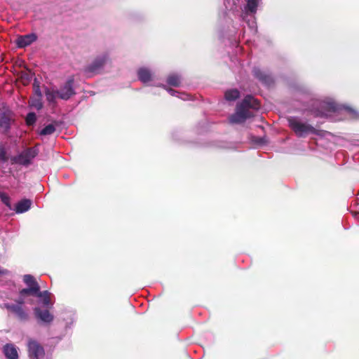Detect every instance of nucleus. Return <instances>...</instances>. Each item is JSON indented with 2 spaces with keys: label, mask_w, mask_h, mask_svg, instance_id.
Segmentation results:
<instances>
[{
  "label": "nucleus",
  "mask_w": 359,
  "mask_h": 359,
  "mask_svg": "<svg viewBox=\"0 0 359 359\" xmlns=\"http://www.w3.org/2000/svg\"><path fill=\"white\" fill-rule=\"evenodd\" d=\"M259 107L260 103L257 99L252 95H247L237 106L236 112L230 116L229 121L231 123H243L247 118L252 116L250 109L257 110Z\"/></svg>",
  "instance_id": "obj_1"
},
{
  "label": "nucleus",
  "mask_w": 359,
  "mask_h": 359,
  "mask_svg": "<svg viewBox=\"0 0 359 359\" xmlns=\"http://www.w3.org/2000/svg\"><path fill=\"white\" fill-rule=\"evenodd\" d=\"M344 108L348 112H352L353 110L348 107H342L334 102H320L318 107H314L311 109V113L315 117H327L328 113L338 112Z\"/></svg>",
  "instance_id": "obj_2"
},
{
  "label": "nucleus",
  "mask_w": 359,
  "mask_h": 359,
  "mask_svg": "<svg viewBox=\"0 0 359 359\" xmlns=\"http://www.w3.org/2000/svg\"><path fill=\"white\" fill-rule=\"evenodd\" d=\"M290 128L299 137L307 134H317V130L311 125L301 122L297 117L290 116L287 118Z\"/></svg>",
  "instance_id": "obj_3"
},
{
  "label": "nucleus",
  "mask_w": 359,
  "mask_h": 359,
  "mask_svg": "<svg viewBox=\"0 0 359 359\" xmlns=\"http://www.w3.org/2000/svg\"><path fill=\"white\" fill-rule=\"evenodd\" d=\"M27 351L30 359H41L45 356L43 346L33 339H29L27 341Z\"/></svg>",
  "instance_id": "obj_4"
},
{
  "label": "nucleus",
  "mask_w": 359,
  "mask_h": 359,
  "mask_svg": "<svg viewBox=\"0 0 359 359\" xmlns=\"http://www.w3.org/2000/svg\"><path fill=\"white\" fill-rule=\"evenodd\" d=\"M74 78H69L64 85L60 87V90H56L57 97L62 100H67L74 95L76 92L74 89Z\"/></svg>",
  "instance_id": "obj_5"
},
{
  "label": "nucleus",
  "mask_w": 359,
  "mask_h": 359,
  "mask_svg": "<svg viewBox=\"0 0 359 359\" xmlns=\"http://www.w3.org/2000/svg\"><path fill=\"white\" fill-rule=\"evenodd\" d=\"M1 308L7 309L9 312L14 314L21 321H27L29 319V315L23 306L15 305L14 304L4 303L1 304Z\"/></svg>",
  "instance_id": "obj_6"
},
{
  "label": "nucleus",
  "mask_w": 359,
  "mask_h": 359,
  "mask_svg": "<svg viewBox=\"0 0 359 359\" xmlns=\"http://www.w3.org/2000/svg\"><path fill=\"white\" fill-rule=\"evenodd\" d=\"M37 155V151L33 148H29L18 156L14 158V161L20 165H27L31 163L33 159Z\"/></svg>",
  "instance_id": "obj_7"
},
{
  "label": "nucleus",
  "mask_w": 359,
  "mask_h": 359,
  "mask_svg": "<svg viewBox=\"0 0 359 359\" xmlns=\"http://www.w3.org/2000/svg\"><path fill=\"white\" fill-rule=\"evenodd\" d=\"M34 313L36 318L45 323L49 324L54 319L53 315L50 313L48 309L43 310L39 307H35L34 309Z\"/></svg>",
  "instance_id": "obj_8"
},
{
  "label": "nucleus",
  "mask_w": 359,
  "mask_h": 359,
  "mask_svg": "<svg viewBox=\"0 0 359 359\" xmlns=\"http://www.w3.org/2000/svg\"><path fill=\"white\" fill-rule=\"evenodd\" d=\"M107 60V57L105 55L97 57L93 62L86 68V71L90 73L97 72L105 65Z\"/></svg>",
  "instance_id": "obj_9"
},
{
  "label": "nucleus",
  "mask_w": 359,
  "mask_h": 359,
  "mask_svg": "<svg viewBox=\"0 0 359 359\" xmlns=\"http://www.w3.org/2000/svg\"><path fill=\"white\" fill-rule=\"evenodd\" d=\"M36 39L37 36L35 34L32 33L26 35L19 36L17 38L15 43L18 48H22L29 46L33 42L36 41Z\"/></svg>",
  "instance_id": "obj_10"
},
{
  "label": "nucleus",
  "mask_w": 359,
  "mask_h": 359,
  "mask_svg": "<svg viewBox=\"0 0 359 359\" xmlns=\"http://www.w3.org/2000/svg\"><path fill=\"white\" fill-rule=\"evenodd\" d=\"M12 121L11 113L4 112L0 114V128H2L4 134H7L10 130Z\"/></svg>",
  "instance_id": "obj_11"
},
{
  "label": "nucleus",
  "mask_w": 359,
  "mask_h": 359,
  "mask_svg": "<svg viewBox=\"0 0 359 359\" xmlns=\"http://www.w3.org/2000/svg\"><path fill=\"white\" fill-rule=\"evenodd\" d=\"M252 72L254 76L263 83L270 85L273 83V79L271 76L266 74L265 72H262L259 68H254Z\"/></svg>",
  "instance_id": "obj_12"
},
{
  "label": "nucleus",
  "mask_w": 359,
  "mask_h": 359,
  "mask_svg": "<svg viewBox=\"0 0 359 359\" xmlns=\"http://www.w3.org/2000/svg\"><path fill=\"white\" fill-rule=\"evenodd\" d=\"M3 352L7 359H18L17 348L13 344H6L4 345Z\"/></svg>",
  "instance_id": "obj_13"
},
{
  "label": "nucleus",
  "mask_w": 359,
  "mask_h": 359,
  "mask_svg": "<svg viewBox=\"0 0 359 359\" xmlns=\"http://www.w3.org/2000/svg\"><path fill=\"white\" fill-rule=\"evenodd\" d=\"M51 294L48 290L39 291L37 297L41 299V302L43 307L46 309L52 308L53 304L50 301Z\"/></svg>",
  "instance_id": "obj_14"
},
{
  "label": "nucleus",
  "mask_w": 359,
  "mask_h": 359,
  "mask_svg": "<svg viewBox=\"0 0 359 359\" xmlns=\"http://www.w3.org/2000/svg\"><path fill=\"white\" fill-rule=\"evenodd\" d=\"M31 205V200L27 198L22 199L16 204L15 210L17 213L25 212L29 210Z\"/></svg>",
  "instance_id": "obj_15"
},
{
  "label": "nucleus",
  "mask_w": 359,
  "mask_h": 359,
  "mask_svg": "<svg viewBox=\"0 0 359 359\" xmlns=\"http://www.w3.org/2000/svg\"><path fill=\"white\" fill-rule=\"evenodd\" d=\"M140 81L143 83H148L152 80L151 72L147 68H140L137 72Z\"/></svg>",
  "instance_id": "obj_16"
},
{
  "label": "nucleus",
  "mask_w": 359,
  "mask_h": 359,
  "mask_svg": "<svg viewBox=\"0 0 359 359\" xmlns=\"http://www.w3.org/2000/svg\"><path fill=\"white\" fill-rule=\"evenodd\" d=\"M23 281L28 287H36L37 292L40 291V286L33 276L29 274L25 275L23 276Z\"/></svg>",
  "instance_id": "obj_17"
},
{
  "label": "nucleus",
  "mask_w": 359,
  "mask_h": 359,
  "mask_svg": "<svg viewBox=\"0 0 359 359\" xmlns=\"http://www.w3.org/2000/svg\"><path fill=\"white\" fill-rule=\"evenodd\" d=\"M224 97L228 101H234L240 97V92L237 89L229 90L225 92Z\"/></svg>",
  "instance_id": "obj_18"
},
{
  "label": "nucleus",
  "mask_w": 359,
  "mask_h": 359,
  "mask_svg": "<svg viewBox=\"0 0 359 359\" xmlns=\"http://www.w3.org/2000/svg\"><path fill=\"white\" fill-rule=\"evenodd\" d=\"M167 83L170 86L178 87L180 85V78L175 74L170 75L167 79Z\"/></svg>",
  "instance_id": "obj_19"
},
{
  "label": "nucleus",
  "mask_w": 359,
  "mask_h": 359,
  "mask_svg": "<svg viewBox=\"0 0 359 359\" xmlns=\"http://www.w3.org/2000/svg\"><path fill=\"white\" fill-rule=\"evenodd\" d=\"M39 292L36 291V287H27L24 288L20 291V294L21 297H25L27 295H32L36 297Z\"/></svg>",
  "instance_id": "obj_20"
},
{
  "label": "nucleus",
  "mask_w": 359,
  "mask_h": 359,
  "mask_svg": "<svg viewBox=\"0 0 359 359\" xmlns=\"http://www.w3.org/2000/svg\"><path fill=\"white\" fill-rule=\"evenodd\" d=\"M257 0H248L246 4V10L252 13L257 11Z\"/></svg>",
  "instance_id": "obj_21"
},
{
  "label": "nucleus",
  "mask_w": 359,
  "mask_h": 359,
  "mask_svg": "<svg viewBox=\"0 0 359 359\" xmlns=\"http://www.w3.org/2000/svg\"><path fill=\"white\" fill-rule=\"evenodd\" d=\"M55 131V125L51 123L44 127L40 132L41 135H52Z\"/></svg>",
  "instance_id": "obj_22"
},
{
  "label": "nucleus",
  "mask_w": 359,
  "mask_h": 359,
  "mask_svg": "<svg viewBox=\"0 0 359 359\" xmlns=\"http://www.w3.org/2000/svg\"><path fill=\"white\" fill-rule=\"evenodd\" d=\"M46 100L49 102H55L56 97H57L56 90H50L49 89H47L45 91Z\"/></svg>",
  "instance_id": "obj_23"
},
{
  "label": "nucleus",
  "mask_w": 359,
  "mask_h": 359,
  "mask_svg": "<svg viewBox=\"0 0 359 359\" xmlns=\"http://www.w3.org/2000/svg\"><path fill=\"white\" fill-rule=\"evenodd\" d=\"M36 120V116L35 113L29 112L27 114L26 116V123L27 126H32Z\"/></svg>",
  "instance_id": "obj_24"
},
{
  "label": "nucleus",
  "mask_w": 359,
  "mask_h": 359,
  "mask_svg": "<svg viewBox=\"0 0 359 359\" xmlns=\"http://www.w3.org/2000/svg\"><path fill=\"white\" fill-rule=\"evenodd\" d=\"M0 198L4 204H5L7 207L11 208V199L10 197L5 193H0Z\"/></svg>",
  "instance_id": "obj_25"
},
{
  "label": "nucleus",
  "mask_w": 359,
  "mask_h": 359,
  "mask_svg": "<svg viewBox=\"0 0 359 359\" xmlns=\"http://www.w3.org/2000/svg\"><path fill=\"white\" fill-rule=\"evenodd\" d=\"M8 160L6 149L4 147H0V161L6 162Z\"/></svg>",
  "instance_id": "obj_26"
},
{
  "label": "nucleus",
  "mask_w": 359,
  "mask_h": 359,
  "mask_svg": "<svg viewBox=\"0 0 359 359\" xmlns=\"http://www.w3.org/2000/svg\"><path fill=\"white\" fill-rule=\"evenodd\" d=\"M40 99L41 98L39 97V99L33 100L32 102V105L37 109H41L43 107V104H42Z\"/></svg>",
  "instance_id": "obj_27"
},
{
  "label": "nucleus",
  "mask_w": 359,
  "mask_h": 359,
  "mask_svg": "<svg viewBox=\"0 0 359 359\" xmlns=\"http://www.w3.org/2000/svg\"><path fill=\"white\" fill-rule=\"evenodd\" d=\"M34 90L36 93V95L41 98L42 97V94L40 90V87L39 85H36V81L34 83Z\"/></svg>",
  "instance_id": "obj_28"
},
{
  "label": "nucleus",
  "mask_w": 359,
  "mask_h": 359,
  "mask_svg": "<svg viewBox=\"0 0 359 359\" xmlns=\"http://www.w3.org/2000/svg\"><path fill=\"white\" fill-rule=\"evenodd\" d=\"M15 302L17 303V304H15V305H21V306H22L24 304V303H25V301H24V299L22 297H20L18 299L15 300Z\"/></svg>",
  "instance_id": "obj_29"
},
{
  "label": "nucleus",
  "mask_w": 359,
  "mask_h": 359,
  "mask_svg": "<svg viewBox=\"0 0 359 359\" xmlns=\"http://www.w3.org/2000/svg\"><path fill=\"white\" fill-rule=\"evenodd\" d=\"M168 92L172 95L173 93H175V90L172 88H169Z\"/></svg>",
  "instance_id": "obj_30"
},
{
  "label": "nucleus",
  "mask_w": 359,
  "mask_h": 359,
  "mask_svg": "<svg viewBox=\"0 0 359 359\" xmlns=\"http://www.w3.org/2000/svg\"><path fill=\"white\" fill-rule=\"evenodd\" d=\"M358 215H359V213Z\"/></svg>",
  "instance_id": "obj_31"
}]
</instances>
